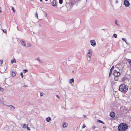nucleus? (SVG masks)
<instances>
[{"label": "nucleus", "instance_id": "obj_1", "mask_svg": "<svg viewBox=\"0 0 131 131\" xmlns=\"http://www.w3.org/2000/svg\"><path fill=\"white\" fill-rule=\"evenodd\" d=\"M128 127V125L126 123H121L118 126V129L119 131H125Z\"/></svg>", "mask_w": 131, "mask_h": 131}, {"label": "nucleus", "instance_id": "obj_2", "mask_svg": "<svg viewBox=\"0 0 131 131\" xmlns=\"http://www.w3.org/2000/svg\"><path fill=\"white\" fill-rule=\"evenodd\" d=\"M119 90L121 92L125 93L128 90V89L124 84H123L119 86Z\"/></svg>", "mask_w": 131, "mask_h": 131}, {"label": "nucleus", "instance_id": "obj_3", "mask_svg": "<svg viewBox=\"0 0 131 131\" xmlns=\"http://www.w3.org/2000/svg\"><path fill=\"white\" fill-rule=\"evenodd\" d=\"M93 53V51L91 49L89 50L86 55V57L87 58V60L90 61L91 60V57Z\"/></svg>", "mask_w": 131, "mask_h": 131}, {"label": "nucleus", "instance_id": "obj_4", "mask_svg": "<svg viewBox=\"0 0 131 131\" xmlns=\"http://www.w3.org/2000/svg\"><path fill=\"white\" fill-rule=\"evenodd\" d=\"M119 70V69L117 68H116L115 69L113 73V74L115 77H118L120 75V73L118 71Z\"/></svg>", "mask_w": 131, "mask_h": 131}, {"label": "nucleus", "instance_id": "obj_5", "mask_svg": "<svg viewBox=\"0 0 131 131\" xmlns=\"http://www.w3.org/2000/svg\"><path fill=\"white\" fill-rule=\"evenodd\" d=\"M90 43L91 45L93 47H95L96 45V41L94 40H91L90 41Z\"/></svg>", "mask_w": 131, "mask_h": 131}, {"label": "nucleus", "instance_id": "obj_6", "mask_svg": "<svg viewBox=\"0 0 131 131\" xmlns=\"http://www.w3.org/2000/svg\"><path fill=\"white\" fill-rule=\"evenodd\" d=\"M130 4L128 1L127 0H124V5L126 7H127L129 6Z\"/></svg>", "mask_w": 131, "mask_h": 131}, {"label": "nucleus", "instance_id": "obj_7", "mask_svg": "<svg viewBox=\"0 0 131 131\" xmlns=\"http://www.w3.org/2000/svg\"><path fill=\"white\" fill-rule=\"evenodd\" d=\"M110 116L112 118H114L115 117V114L113 112H111L110 113Z\"/></svg>", "mask_w": 131, "mask_h": 131}, {"label": "nucleus", "instance_id": "obj_8", "mask_svg": "<svg viewBox=\"0 0 131 131\" xmlns=\"http://www.w3.org/2000/svg\"><path fill=\"white\" fill-rule=\"evenodd\" d=\"M20 43L22 44V45L24 47H25L26 46V44L25 42L23 40H21Z\"/></svg>", "mask_w": 131, "mask_h": 131}, {"label": "nucleus", "instance_id": "obj_9", "mask_svg": "<svg viewBox=\"0 0 131 131\" xmlns=\"http://www.w3.org/2000/svg\"><path fill=\"white\" fill-rule=\"evenodd\" d=\"M56 0H53L52 2V5L54 6H56Z\"/></svg>", "mask_w": 131, "mask_h": 131}, {"label": "nucleus", "instance_id": "obj_10", "mask_svg": "<svg viewBox=\"0 0 131 131\" xmlns=\"http://www.w3.org/2000/svg\"><path fill=\"white\" fill-rule=\"evenodd\" d=\"M114 68V66H112V67L111 68V69L110 70L109 74V77H110V76L112 74V70Z\"/></svg>", "mask_w": 131, "mask_h": 131}, {"label": "nucleus", "instance_id": "obj_11", "mask_svg": "<svg viewBox=\"0 0 131 131\" xmlns=\"http://www.w3.org/2000/svg\"><path fill=\"white\" fill-rule=\"evenodd\" d=\"M74 79L73 78H72L71 79H70L69 80V83L70 84H71L73 82H74Z\"/></svg>", "mask_w": 131, "mask_h": 131}, {"label": "nucleus", "instance_id": "obj_12", "mask_svg": "<svg viewBox=\"0 0 131 131\" xmlns=\"http://www.w3.org/2000/svg\"><path fill=\"white\" fill-rule=\"evenodd\" d=\"M6 106L10 107L11 109H12L13 110H14L15 108V107L13 106L12 105H6Z\"/></svg>", "mask_w": 131, "mask_h": 131}, {"label": "nucleus", "instance_id": "obj_13", "mask_svg": "<svg viewBox=\"0 0 131 131\" xmlns=\"http://www.w3.org/2000/svg\"><path fill=\"white\" fill-rule=\"evenodd\" d=\"M67 124L66 123H63V128H65L67 127Z\"/></svg>", "mask_w": 131, "mask_h": 131}, {"label": "nucleus", "instance_id": "obj_14", "mask_svg": "<svg viewBox=\"0 0 131 131\" xmlns=\"http://www.w3.org/2000/svg\"><path fill=\"white\" fill-rule=\"evenodd\" d=\"M31 46V45L30 43H27L26 45V46H25L26 47L28 48L29 47H30Z\"/></svg>", "mask_w": 131, "mask_h": 131}, {"label": "nucleus", "instance_id": "obj_15", "mask_svg": "<svg viewBox=\"0 0 131 131\" xmlns=\"http://www.w3.org/2000/svg\"><path fill=\"white\" fill-rule=\"evenodd\" d=\"M11 62L12 64H13L14 63H16V60L15 59H13V60H11Z\"/></svg>", "mask_w": 131, "mask_h": 131}, {"label": "nucleus", "instance_id": "obj_16", "mask_svg": "<svg viewBox=\"0 0 131 131\" xmlns=\"http://www.w3.org/2000/svg\"><path fill=\"white\" fill-rule=\"evenodd\" d=\"M51 118L50 117H48L46 118V120L47 122H49L51 121Z\"/></svg>", "mask_w": 131, "mask_h": 131}, {"label": "nucleus", "instance_id": "obj_17", "mask_svg": "<svg viewBox=\"0 0 131 131\" xmlns=\"http://www.w3.org/2000/svg\"><path fill=\"white\" fill-rule=\"evenodd\" d=\"M28 127V124H24L23 126V128H27Z\"/></svg>", "mask_w": 131, "mask_h": 131}, {"label": "nucleus", "instance_id": "obj_18", "mask_svg": "<svg viewBox=\"0 0 131 131\" xmlns=\"http://www.w3.org/2000/svg\"><path fill=\"white\" fill-rule=\"evenodd\" d=\"M0 103L1 104L3 105H5L6 106V105L4 103V101L2 100H0Z\"/></svg>", "mask_w": 131, "mask_h": 131}, {"label": "nucleus", "instance_id": "obj_19", "mask_svg": "<svg viewBox=\"0 0 131 131\" xmlns=\"http://www.w3.org/2000/svg\"><path fill=\"white\" fill-rule=\"evenodd\" d=\"M12 75L13 77L15 76L16 75L15 73L14 72L12 71Z\"/></svg>", "mask_w": 131, "mask_h": 131}, {"label": "nucleus", "instance_id": "obj_20", "mask_svg": "<svg viewBox=\"0 0 131 131\" xmlns=\"http://www.w3.org/2000/svg\"><path fill=\"white\" fill-rule=\"evenodd\" d=\"M36 60H37V61H39V62H41V60H40V59L39 58V57L37 58L36 59Z\"/></svg>", "mask_w": 131, "mask_h": 131}, {"label": "nucleus", "instance_id": "obj_21", "mask_svg": "<svg viewBox=\"0 0 131 131\" xmlns=\"http://www.w3.org/2000/svg\"><path fill=\"white\" fill-rule=\"evenodd\" d=\"M125 38H122V39L126 43V44H127V42H126V41L125 40Z\"/></svg>", "mask_w": 131, "mask_h": 131}, {"label": "nucleus", "instance_id": "obj_22", "mask_svg": "<svg viewBox=\"0 0 131 131\" xmlns=\"http://www.w3.org/2000/svg\"><path fill=\"white\" fill-rule=\"evenodd\" d=\"M118 77H114V80L115 81H117L118 79Z\"/></svg>", "mask_w": 131, "mask_h": 131}, {"label": "nucleus", "instance_id": "obj_23", "mask_svg": "<svg viewBox=\"0 0 131 131\" xmlns=\"http://www.w3.org/2000/svg\"><path fill=\"white\" fill-rule=\"evenodd\" d=\"M28 71V70H24L23 71V72L24 73H26Z\"/></svg>", "mask_w": 131, "mask_h": 131}, {"label": "nucleus", "instance_id": "obj_24", "mask_svg": "<svg viewBox=\"0 0 131 131\" xmlns=\"http://www.w3.org/2000/svg\"><path fill=\"white\" fill-rule=\"evenodd\" d=\"M63 2V0H59V3L60 4H62Z\"/></svg>", "mask_w": 131, "mask_h": 131}, {"label": "nucleus", "instance_id": "obj_25", "mask_svg": "<svg viewBox=\"0 0 131 131\" xmlns=\"http://www.w3.org/2000/svg\"><path fill=\"white\" fill-rule=\"evenodd\" d=\"M97 122H99V123H103V122L101 120H97Z\"/></svg>", "mask_w": 131, "mask_h": 131}, {"label": "nucleus", "instance_id": "obj_26", "mask_svg": "<svg viewBox=\"0 0 131 131\" xmlns=\"http://www.w3.org/2000/svg\"><path fill=\"white\" fill-rule=\"evenodd\" d=\"M113 36L115 38H116L117 37V35L116 34H114L113 35Z\"/></svg>", "mask_w": 131, "mask_h": 131}, {"label": "nucleus", "instance_id": "obj_27", "mask_svg": "<svg viewBox=\"0 0 131 131\" xmlns=\"http://www.w3.org/2000/svg\"><path fill=\"white\" fill-rule=\"evenodd\" d=\"M3 32H4L5 33H7V31L6 30V29H4L3 30Z\"/></svg>", "mask_w": 131, "mask_h": 131}, {"label": "nucleus", "instance_id": "obj_28", "mask_svg": "<svg viewBox=\"0 0 131 131\" xmlns=\"http://www.w3.org/2000/svg\"><path fill=\"white\" fill-rule=\"evenodd\" d=\"M128 63L130 66H131V60H129L128 61Z\"/></svg>", "mask_w": 131, "mask_h": 131}, {"label": "nucleus", "instance_id": "obj_29", "mask_svg": "<svg viewBox=\"0 0 131 131\" xmlns=\"http://www.w3.org/2000/svg\"><path fill=\"white\" fill-rule=\"evenodd\" d=\"M3 89L1 88V87H0V91H3Z\"/></svg>", "mask_w": 131, "mask_h": 131}, {"label": "nucleus", "instance_id": "obj_30", "mask_svg": "<svg viewBox=\"0 0 131 131\" xmlns=\"http://www.w3.org/2000/svg\"><path fill=\"white\" fill-rule=\"evenodd\" d=\"M115 23L117 25H118V24H117V21L116 20H115Z\"/></svg>", "mask_w": 131, "mask_h": 131}, {"label": "nucleus", "instance_id": "obj_31", "mask_svg": "<svg viewBox=\"0 0 131 131\" xmlns=\"http://www.w3.org/2000/svg\"><path fill=\"white\" fill-rule=\"evenodd\" d=\"M20 75L22 77V78H23V73L22 72H21L20 73Z\"/></svg>", "mask_w": 131, "mask_h": 131}, {"label": "nucleus", "instance_id": "obj_32", "mask_svg": "<svg viewBox=\"0 0 131 131\" xmlns=\"http://www.w3.org/2000/svg\"><path fill=\"white\" fill-rule=\"evenodd\" d=\"M85 126H85V125L84 124L82 126V128H84L85 127Z\"/></svg>", "mask_w": 131, "mask_h": 131}, {"label": "nucleus", "instance_id": "obj_33", "mask_svg": "<svg viewBox=\"0 0 131 131\" xmlns=\"http://www.w3.org/2000/svg\"><path fill=\"white\" fill-rule=\"evenodd\" d=\"M36 17H37V18H38V14L37 13V12L36 13Z\"/></svg>", "mask_w": 131, "mask_h": 131}, {"label": "nucleus", "instance_id": "obj_34", "mask_svg": "<svg viewBox=\"0 0 131 131\" xmlns=\"http://www.w3.org/2000/svg\"><path fill=\"white\" fill-rule=\"evenodd\" d=\"M12 9L13 10V11L14 12H15V10H14V8L13 7H12Z\"/></svg>", "mask_w": 131, "mask_h": 131}, {"label": "nucleus", "instance_id": "obj_35", "mask_svg": "<svg viewBox=\"0 0 131 131\" xmlns=\"http://www.w3.org/2000/svg\"><path fill=\"white\" fill-rule=\"evenodd\" d=\"M27 128V129L29 130H30V129L28 127Z\"/></svg>", "mask_w": 131, "mask_h": 131}, {"label": "nucleus", "instance_id": "obj_36", "mask_svg": "<svg viewBox=\"0 0 131 131\" xmlns=\"http://www.w3.org/2000/svg\"><path fill=\"white\" fill-rule=\"evenodd\" d=\"M80 0H74V1L76 2H78V1H79Z\"/></svg>", "mask_w": 131, "mask_h": 131}, {"label": "nucleus", "instance_id": "obj_37", "mask_svg": "<svg viewBox=\"0 0 131 131\" xmlns=\"http://www.w3.org/2000/svg\"><path fill=\"white\" fill-rule=\"evenodd\" d=\"M56 97L58 98H59L60 97H59V96L58 95H56Z\"/></svg>", "mask_w": 131, "mask_h": 131}, {"label": "nucleus", "instance_id": "obj_38", "mask_svg": "<svg viewBox=\"0 0 131 131\" xmlns=\"http://www.w3.org/2000/svg\"><path fill=\"white\" fill-rule=\"evenodd\" d=\"M93 128V130H94V129H95V127L94 126H93L92 127Z\"/></svg>", "mask_w": 131, "mask_h": 131}, {"label": "nucleus", "instance_id": "obj_39", "mask_svg": "<svg viewBox=\"0 0 131 131\" xmlns=\"http://www.w3.org/2000/svg\"><path fill=\"white\" fill-rule=\"evenodd\" d=\"M40 95L41 96H43V94H41V93L40 94Z\"/></svg>", "mask_w": 131, "mask_h": 131}, {"label": "nucleus", "instance_id": "obj_40", "mask_svg": "<svg viewBox=\"0 0 131 131\" xmlns=\"http://www.w3.org/2000/svg\"><path fill=\"white\" fill-rule=\"evenodd\" d=\"M84 117H86V115H84Z\"/></svg>", "mask_w": 131, "mask_h": 131}, {"label": "nucleus", "instance_id": "obj_41", "mask_svg": "<svg viewBox=\"0 0 131 131\" xmlns=\"http://www.w3.org/2000/svg\"><path fill=\"white\" fill-rule=\"evenodd\" d=\"M0 61H1V62H2V63H3V61H1V60H0Z\"/></svg>", "mask_w": 131, "mask_h": 131}, {"label": "nucleus", "instance_id": "obj_42", "mask_svg": "<svg viewBox=\"0 0 131 131\" xmlns=\"http://www.w3.org/2000/svg\"><path fill=\"white\" fill-rule=\"evenodd\" d=\"M39 27H40V26H41V25H40V24H39Z\"/></svg>", "mask_w": 131, "mask_h": 131}, {"label": "nucleus", "instance_id": "obj_43", "mask_svg": "<svg viewBox=\"0 0 131 131\" xmlns=\"http://www.w3.org/2000/svg\"><path fill=\"white\" fill-rule=\"evenodd\" d=\"M118 1H116V3H118Z\"/></svg>", "mask_w": 131, "mask_h": 131}, {"label": "nucleus", "instance_id": "obj_44", "mask_svg": "<svg viewBox=\"0 0 131 131\" xmlns=\"http://www.w3.org/2000/svg\"><path fill=\"white\" fill-rule=\"evenodd\" d=\"M40 1L41 2H42V0H40Z\"/></svg>", "mask_w": 131, "mask_h": 131}, {"label": "nucleus", "instance_id": "obj_45", "mask_svg": "<svg viewBox=\"0 0 131 131\" xmlns=\"http://www.w3.org/2000/svg\"><path fill=\"white\" fill-rule=\"evenodd\" d=\"M26 86H26V85H24V87H26Z\"/></svg>", "mask_w": 131, "mask_h": 131}, {"label": "nucleus", "instance_id": "obj_46", "mask_svg": "<svg viewBox=\"0 0 131 131\" xmlns=\"http://www.w3.org/2000/svg\"><path fill=\"white\" fill-rule=\"evenodd\" d=\"M45 1H48V0H45Z\"/></svg>", "mask_w": 131, "mask_h": 131}, {"label": "nucleus", "instance_id": "obj_47", "mask_svg": "<svg viewBox=\"0 0 131 131\" xmlns=\"http://www.w3.org/2000/svg\"><path fill=\"white\" fill-rule=\"evenodd\" d=\"M0 12H2L0 10Z\"/></svg>", "mask_w": 131, "mask_h": 131}, {"label": "nucleus", "instance_id": "obj_48", "mask_svg": "<svg viewBox=\"0 0 131 131\" xmlns=\"http://www.w3.org/2000/svg\"><path fill=\"white\" fill-rule=\"evenodd\" d=\"M46 15H47V14H46Z\"/></svg>", "mask_w": 131, "mask_h": 131}]
</instances>
